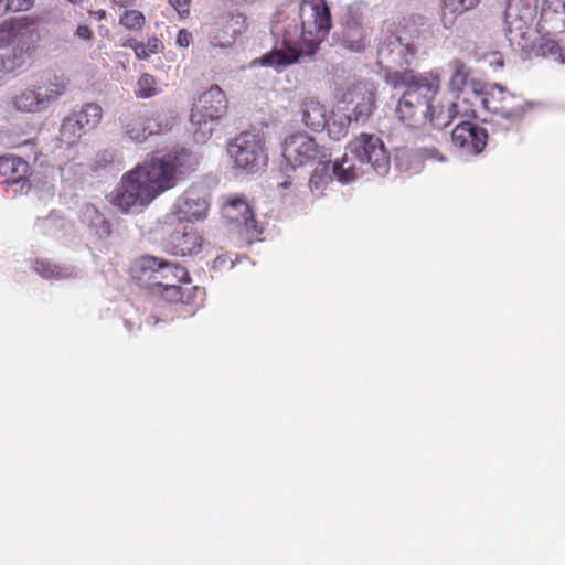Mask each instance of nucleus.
Returning a JSON list of instances; mask_svg holds the SVG:
<instances>
[{"instance_id": "obj_40", "label": "nucleus", "mask_w": 565, "mask_h": 565, "mask_svg": "<svg viewBox=\"0 0 565 565\" xmlns=\"http://www.w3.org/2000/svg\"><path fill=\"white\" fill-rule=\"evenodd\" d=\"M420 157L424 160H434L438 162H445L447 160L446 156L435 147H425L419 150Z\"/></svg>"}, {"instance_id": "obj_49", "label": "nucleus", "mask_w": 565, "mask_h": 565, "mask_svg": "<svg viewBox=\"0 0 565 565\" xmlns=\"http://www.w3.org/2000/svg\"><path fill=\"white\" fill-rule=\"evenodd\" d=\"M8 11L9 10L7 6V0H0V17L7 13Z\"/></svg>"}, {"instance_id": "obj_13", "label": "nucleus", "mask_w": 565, "mask_h": 565, "mask_svg": "<svg viewBox=\"0 0 565 565\" xmlns=\"http://www.w3.org/2000/svg\"><path fill=\"white\" fill-rule=\"evenodd\" d=\"M370 34V28L363 22V14L359 10H350L335 39L343 49L362 53L369 45Z\"/></svg>"}, {"instance_id": "obj_20", "label": "nucleus", "mask_w": 565, "mask_h": 565, "mask_svg": "<svg viewBox=\"0 0 565 565\" xmlns=\"http://www.w3.org/2000/svg\"><path fill=\"white\" fill-rule=\"evenodd\" d=\"M0 175L6 177L4 182L9 186H17L13 190L15 193H24L31 189L29 181V177L31 175L30 164L19 157H0Z\"/></svg>"}, {"instance_id": "obj_3", "label": "nucleus", "mask_w": 565, "mask_h": 565, "mask_svg": "<svg viewBox=\"0 0 565 565\" xmlns=\"http://www.w3.org/2000/svg\"><path fill=\"white\" fill-rule=\"evenodd\" d=\"M38 24L31 15L0 23V73L14 72L34 56L41 38Z\"/></svg>"}, {"instance_id": "obj_24", "label": "nucleus", "mask_w": 565, "mask_h": 565, "mask_svg": "<svg viewBox=\"0 0 565 565\" xmlns=\"http://www.w3.org/2000/svg\"><path fill=\"white\" fill-rule=\"evenodd\" d=\"M158 268V275L154 276L157 280L152 290L156 294L160 291V289L171 286L172 284L182 282L184 279L189 278L188 269L172 262L160 258V266Z\"/></svg>"}, {"instance_id": "obj_15", "label": "nucleus", "mask_w": 565, "mask_h": 565, "mask_svg": "<svg viewBox=\"0 0 565 565\" xmlns=\"http://www.w3.org/2000/svg\"><path fill=\"white\" fill-rule=\"evenodd\" d=\"M488 131L472 121L457 124L451 131V143L462 154L478 156L488 143Z\"/></svg>"}, {"instance_id": "obj_52", "label": "nucleus", "mask_w": 565, "mask_h": 565, "mask_svg": "<svg viewBox=\"0 0 565 565\" xmlns=\"http://www.w3.org/2000/svg\"><path fill=\"white\" fill-rule=\"evenodd\" d=\"M289 184H290L289 182L285 181V182H282L280 185H281L282 188H287V186H289Z\"/></svg>"}, {"instance_id": "obj_19", "label": "nucleus", "mask_w": 565, "mask_h": 565, "mask_svg": "<svg viewBox=\"0 0 565 565\" xmlns=\"http://www.w3.org/2000/svg\"><path fill=\"white\" fill-rule=\"evenodd\" d=\"M207 210L209 203L203 195L196 191H186L173 206L171 223H192L193 220H202L206 216Z\"/></svg>"}, {"instance_id": "obj_16", "label": "nucleus", "mask_w": 565, "mask_h": 565, "mask_svg": "<svg viewBox=\"0 0 565 565\" xmlns=\"http://www.w3.org/2000/svg\"><path fill=\"white\" fill-rule=\"evenodd\" d=\"M203 245V237L193 223H178L164 242L166 250L174 256L198 254Z\"/></svg>"}, {"instance_id": "obj_22", "label": "nucleus", "mask_w": 565, "mask_h": 565, "mask_svg": "<svg viewBox=\"0 0 565 565\" xmlns=\"http://www.w3.org/2000/svg\"><path fill=\"white\" fill-rule=\"evenodd\" d=\"M162 299L173 303H184L195 306L196 299L203 291L192 284L191 278L182 282L172 284L157 292Z\"/></svg>"}, {"instance_id": "obj_36", "label": "nucleus", "mask_w": 565, "mask_h": 565, "mask_svg": "<svg viewBox=\"0 0 565 565\" xmlns=\"http://www.w3.org/2000/svg\"><path fill=\"white\" fill-rule=\"evenodd\" d=\"M160 93L156 77L149 73H143L137 82L135 95L137 98H151Z\"/></svg>"}, {"instance_id": "obj_23", "label": "nucleus", "mask_w": 565, "mask_h": 565, "mask_svg": "<svg viewBox=\"0 0 565 565\" xmlns=\"http://www.w3.org/2000/svg\"><path fill=\"white\" fill-rule=\"evenodd\" d=\"M540 28L547 33L565 29V0H544Z\"/></svg>"}, {"instance_id": "obj_11", "label": "nucleus", "mask_w": 565, "mask_h": 565, "mask_svg": "<svg viewBox=\"0 0 565 565\" xmlns=\"http://www.w3.org/2000/svg\"><path fill=\"white\" fill-rule=\"evenodd\" d=\"M228 108L225 93L218 85H212L193 104L190 120L195 126L221 119Z\"/></svg>"}, {"instance_id": "obj_37", "label": "nucleus", "mask_w": 565, "mask_h": 565, "mask_svg": "<svg viewBox=\"0 0 565 565\" xmlns=\"http://www.w3.org/2000/svg\"><path fill=\"white\" fill-rule=\"evenodd\" d=\"M332 173L337 180L343 183L351 182L359 177V170L354 164L350 163L347 154L343 156L341 161L333 163Z\"/></svg>"}, {"instance_id": "obj_12", "label": "nucleus", "mask_w": 565, "mask_h": 565, "mask_svg": "<svg viewBox=\"0 0 565 565\" xmlns=\"http://www.w3.org/2000/svg\"><path fill=\"white\" fill-rule=\"evenodd\" d=\"M282 156L295 167L306 166L317 159L327 158L321 147L306 132H296L287 137L282 143Z\"/></svg>"}, {"instance_id": "obj_31", "label": "nucleus", "mask_w": 565, "mask_h": 565, "mask_svg": "<svg viewBox=\"0 0 565 565\" xmlns=\"http://www.w3.org/2000/svg\"><path fill=\"white\" fill-rule=\"evenodd\" d=\"M124 46L131 49L138 60H147L151 54L162 53L164 50L162 41L157 36L149 38L147 43L130 38Z\"/></svg>"}, {"instance_id": "obj_4", "label": "nucleus", "mask_w": 565, "mask_h": 565, "mask_svg": "<svg viewBox=\"0 0 565 565\" xmlns=\"http://www.w3.org/2000/svg\"><path fill=\"white\" fill-rule=\"evenodd\" d=\"M401 79L406 90L396 106V116L407 127H419L427 120L431 103L440 89V74L437 71L422 74L406 71Z\"/></svg>"}, {"instance_id": "obj_26", "label": "nucleus", "mask_w": 565, "mask_h": 565, "mask_svg": "<svg viewBox=\"0 0 565 565\" xmlns=\"http://www.w3.org/2000/svg\"><path fill=\"white\" fill-rule=\"evenodd\" d=\"M160 266V258L154 256H142L132 268V277L140 284L153 290Z\"/></svg>"}, {"instance_id": "obj_47", "label": "nucleus", "mask_w": 565, "mask_h": 565, "mask_svg": "<svg viewBox=\"0 0 565 565\" xmlns=\"http://www.w3.org/2000/svg\"><path fill=\"white\" fill-rule=\"evenodd\" d=\"M113 4L119 7L120 9H127L128 7L134 4L135 0H109Z\"/></svg>"}, {"instance_id": "obj_53", "label": "nucleus", "mask_w": 565, "mask_h": 565, "mask_svg": "<svg viewBox=\"0 0 565 565\" xmlns=\"http://www.w3.org/2000/svg\"><path fill=\"white\" fill-rule=\"evenodd\" d=\"M23 145H33V146H34V142H33V141H31V140H28V141H25V142H23Z\"/></svg>"}, {"instance_id": "obj_7", "label": "nucleus", "mask_w": 565, "mask_h": 565, "mask_svg": "<svg viewBox=\"0 0 565 565\" xmlns=\"http://www.w3.org/2000/svg\"><path fill=\"white\" fill-rule=\"evenodd\" d=\"M222 214L237 225L239 235L248 244L263 241L265 226L256 220L254 211L244 195L226 196L222 204Z\"/></svg>"}, {"instance_id": "obj_33", "label": "nucleus", "mask_w": 565, "mask_h": 565, "mask_svg": "<svg viewBox=\"0 0 565 565\" xmlns=\"http://www.w3.org/2000/svg\"><path fill=\"white\" fill-rule=\"evenodd\" d=\"M550 33L546 32V35L542 36L539 45L536 46L535 55H541L543 57H551L555 62L564 63L565 55L557 40L548 38Z\"/></svg>"}, {"instance_id": "obj_8", "label": "nucleus", "mask_w": 565, "mask_h": 565, "mask_svg": "<svg viewBox=\"0 0 565 565\" xmlns=\"http://www.w3.org/2000/svg\"><path fill=\"white\" fill-rule=\"evenodd\" d=\"M103 118V109L96 103H85L62 120L58 140L66 147L76 145L81 138L94 130Z\"/></svg>"}, {"instance_id": "obj_30", "label": "nucleus", "mask_w": 565, "mask_h": 565, "mask_svg": "<svg viewBox=\"0 0 565 565\" xmlns=\"http://www.w3.org/2000/svg\"><path fill=\"white\" fill-rule=\"evenodd\" d=\"M458 114V106L455 102H449L446 105L434 106L428 113L427 119L437 129H443L449 126Z\"/></svg>"}, {"instance_id": "obj_44", "label": "nucleus", "mask_w": 565, "mask_h": 565, "mask_svg": "<svg viewBox=\"0 0 565 565\" xmlns=\"http://www.w3.org/2000/svg\"><path fill=\"white\" fill-rule=\"evenodd\" d=\"M168 2L180 15H184L190 12L191 0H168Z\"/></svg>"}, {"instance_id": "obj_50", "label": "nucleus", "mask_w": 565, "mask_h": 565, "mask_svg": "<svg viewBox=\"0 0 565 565\" xmlns=\"http://www.w3.org/2000/svg\"><path fill=\"white\" fill-rule=\"evenodd\" d=\"M68 1H70L71 3H73V4H78V3H81V1H82V0H68Z\"/></svg>"}, {"instance_id": "obj_46", "label": "nucleus", "mask_w": 565, "mask_h": 565, "mask_svg": "<svg viewBox=\"0 0 565 565\" xmlns=\"http://www.w3.org/2000/svg\"><path fill=\"white\" fill-rule=\"evenodd\" d=\"M75 35L81 40L90 41L93 39V30L86 24L78 25Z\"/></svg>"}, {"instance_id": "obj_32", "label": "nucleus", "mask_w": 565, "mask_h": 565, "mask_svg": "<svg viewBox=\"0 0 565 565\" xmlns=\"http://www.w3.org/2000/svg\"><path fill=\"white\" fill-rule=\"evenodd\" d=\"M34 270L45 279H64L73 276V269L56 265L47 259H36Z\"/></svg>"}, {"instance_id": "obj_42", "label": "nucleus", "mask_w": 565, "mask_h": 565, "mask_svg": "<svg viewBox=\"0 0 565 565\" xmlns=\"http://www.w3.org/2000/svg\"><path fill=\"white\" fill-rule=\"evenodd\" d=\"M373 109H374V103H373L371 96H369L366 102L359 104L354 108V111H355L356 116H369L372 114Z\"/></svg>"}, {"instance_id": "obj_10", "label": "nucleus", "mask_w": 565, "mask_h": 565, "mask_svg": "<svg viewBox=\"0 0 565 565\" xmlns=\"http://www.w3.org/2000/svg\"><path fill=\"white\" fill-rule=\"evenodd\" d=\"M351 153L361 162L372 166L377 174H385L390 169V157L383 141L372 134H360L349 143Z\"/></svg>"}, {"instance_id": "obj_1", "label": "nucleus", "mask_w": 565, "mask_h": 565, "mask_svg": "<svg viewBox=\"0 0 565 565\" xmlns=\"http://www.w3.org/2000/svg\"><path fill=\"white\" fill-rule=\"evenodd\" d=\"M198 164V157L186 148H174L160 158H152L124 173L113 203L124 212L134 206H148L174 188L179 178L194 172Z\"/></svg>"}, {"instance_id": "obj_9", "label": "nucleus", "mask_w": 565, "mask_h": 565, "mask_svg": "<svg viewBox=\"0 0 565 565\" xmlns=\"http://www.w3.org/2000/svg\"><path fill=\"white\" fill-rule=\"evenodd\" d=\"M228 153L235 166L248 173L257 171L267 160L262 136L252 131L239 134L228 146Z\"/></svg>"}, {"instance_id": "obj_25", "label": "nucleus", "mask_w": 565, "mask_h": 565, "mask_svg": "<svg viewBox=\"0 0 565 565\" xmlns=\"http://www.w3.org/2000/svg\"><path fill=\"white\" fill-rule=\"evenodd\" d=\"M481 0H440V22L447 30L451 29L458 17L475 9Z\"/></svg>"}, {"instance_id": "obj_35", "label": "nucleus", "mask_w": 565, "mask_h": 565, "mask_svg": "<svg viewBox=\"0 0 565 565\" xmlns=\"http://www.w3.org/2000/svg\"><path fill=\"white\" fill-rule=\"evenodd\" d=\"M330 161H319L318 167L313 170L309 179V188L312 193L322 194L323 189L331 179L329 175Z\"/></svg>"}, {"instance_id": "obj_51", "label": "nucleus", "mask_w": 565, "mask_h": 565, "mask_svg": "<svg viewBox=\"0 0 565 565\" xmlns=\"http://www.w3.org/2000/svg\"><path fill=\"white\" fill-rule=\"evenodd\" d=\"M557 31L562 33L563 31H565V29L559 28V29H557V30H555V31H550V33H555V32H557Z\"/></svg>"}, {"instance_id": "obj_41", "label": "nucleus", "mask_w": 565, "mask_h": 565, "mask_svg": "<svg viewBox=\"0 0 565 565\" xmlns=\"http://www.w3.org/2000/svg\"><path fill=\"white\" fill-rule=\"evenodd\" d=\"M34 3V0H7L8 10L12 12L26 11Z\"/></svg>"}, {"instance_id": "obj_17", "label": "nucleus", "mask_w": 565, "mask_h": 565, "mask_svg": "<svg viewBox=\"0 0 565 565\" xmlns=\"http://www.w3.org/2000/svg\"><path fill=\"white\" fill-rule=\"evenodd\" d=\"M300 113L302 122L313 131H321L327 128L329 135L334 139H340L347 135L348 127L345 125H341L338 130H334L335 121L328 122L324 105L313 97H307L302 100Z\"/></svg>"}, {"instance_id": "obj_6", "label": "nucleus", "mask_w": 565, "mask_h": 565, "mask_svg": "<svg viewBox=\"0 0 565 565\" xmlns=\"http://www.w3.org/2000/svg\"><path fill=\"white\" fill-rule=\"evenodd\" d=\"M174 126V118L163 113L129 114L121 119L124 140L142 143L151 136L169 132Z\"/></svg>"}, {"instance_id": "obj_2", "label": "nucleus", "mask_w": 565, "mask_h": 565, "mask_svg": "<svg viewBox=\"0 0 565 565\" xmlns=\"http://www.w3.org/2000/svg\"><path fill=\"white\" fill-rule=\"evenodd\" d=\"M301 26L286 20L280 32L281 49H274L260 58V64L281 71L299 61L301 56H312L332 26L327 0H302L299 6Z\"/></svg>"}, {"instance_id": "obj_48", "label": "nucleus", "mask_w": 565, "mask_h": 565, "mask_svg": "<svg viewBox=\"0 0 565 565\" xmlns=\"http://www.w3.org/2000/svg\"><path fill=\"white\" fill-rule=\"evenodd\" d=\"M88 14H89L90 17H93V18H95V19H97L98 21L104 20V19L106 18V11H105V10H103V9L97 10V11H93V10H90V11L88 12Z\"/></svg>"}, {"instance_id": "obj_27", "label": "nucleus", "mask_w": 565, "mask_h": 565, "mask_svg": "<svg viewBox=\"0 0 565 565\" xmlns=\"http://www.w3.org/2000/svg\"><path fill=\"white\" fill-rule=\"evenodd\" d=\"M12 103L17 110L23 113H36L46 107V104L36 86L33 88H25L14 95Z\"/></svg>"}, {"instance_id": "obj_14", "label": "nucleus", "mask_w": 565, "mask_h": 565, "mask_svg": "<svg viewBox=\"0 0 565 565\" xmlns=\"http://www.w3.org/2000/svg\"><path fill=\"white\" fill-rule=\"evenodd\" d=\"M245 14L227 11L218 14L209 30L210 42L217 47H230L245 28Z\"/></svg>"}, {"instance_id": "obj_39", "label": "nucleus", "mask_w": 565, "mask_h": 565, "mask_svg": "<svg viewBox=\"0 0 565 565\" xmlns=\"http://www.w3.org/2000/svg\"><path fill=\"white\" fill-rule=\"evenodd\" d=\"M399 26L407 33L412 39L418 38L420 34V28L428 26V19L419 15L413 14L409 17H404L399 21Z\"/></svg>"}, {"instance_id": "obj_43", "label": "nucleus", "mask_w": 565, "mask_h": 565, "mask_svg": "<svg viewBox=\"0 0 565 565\" xmlns=\"http://www.w3.org/2000/svg\"><path fill=\"white\" fill-rule=\"evenodd\" d=\"M486 61L494 70H500L504 66V60L501 53L492 52L486 56Z\"/></svg>"}, {"instance_id": "obj_18", "label": "nucleus", "mask_w": 565, "mask_h": 565, "mask_svg": "<svg viewBox=\"0 0 565 565\" xmlns=\"http://www.w3.org/2000/svg\"><path fill=\"white\" fill-rule=\"evenodd\" d=\"M539 0H508L504 21L507 31L512 34L531 26L537 13Z\"/></svg>"}, {"instance_id": "obj_21", "label": "nucleus", "mask_w": 565, "mask_h": 565, "mask_svg": "<svg viewBox=\"0 0 565 565\" xmlns=\"http://www.w3.org/2000/svg\"><path fill=\"white\" fill-rule=\"evenodd\" d=\"M408 45L403 43L402 36L390 34L385 36L377 49V64L382 68L392 70L406 63Z\"/></svg>"}, {"instance_id": "obj_45", "label": "nucleus", "mask_w": 565, "mask_h": 565, "mask_svg": "<svg viewBox=\"0 0 565 565\" xmlns=\"http://www.w3.org/2000/svg\"><path fill=\"white\" fill-rule=\"evenodd\" d=\"M192 42V34L186 29H181L177 35V44L180 47H188Z\"/></svg>"}, {"instance_id": "obj_34", "label": "nucleus", "mask_w": 565, "mask_h": 565, "mask_svg": "<svg viewBox=\"0 0 565 565\" xmlns=\"http://www.w3.org/2000/svg\"><path fill=\"white\" fill-rule=\"evenodd\" d=\"M452 75L449 79V87L454 92H461L467 85L470 76L469 67L459 58H455L450 63Z\"/></svg>"}, {"instance_id": "obj_28", "label": "nucleus", "mask_w": 565, "mask_h": 565, "mask_svg": "<svg viewBox=\"0 0 565 565\" xmlns=\"http://www.w3.org/2000/svg\"><path fill=\"white\" fill-rule=\"evenodd\" d=\"M67 85V79L64 76L49 74L46 78L42 81L41 85L36 86V88L40 90V94L47 106L51 102L65 94Z\"/></svg>"}, {"instance_id": "obj_38", "label": "nucleus", "mask_w": 565, "mask_h": 565, "mask_svg": "<svg viewBox=\"0 0 565 565\" xmlns=\"http://www.w3.org/2000/svg\"><path fill=\"white\" fill-rule=\"evenodd\" d=\"M119 24L129 31H140L146 24V17L136 9H126L119 17Z\"/></svg>"}, {"instance_id": "obj_5", "label": "nucleus", "mask_w": 565, "mask_h": 565, "mask_svg": "<svg viewBox=\"0 0 565 565\" xmlns=\"http://www.w3.org/2000/svg\"><path fill=\"white\" fill-rule=\"evenodd\" d=\"M484 109L509 121L521 122L531 108V104L521 95L508 90L500 84H489L480 92L475 89Z\"/></svg>"}, {"instance_id": "obj_29", "label": "nucleus", "mask_w": 565, "mask_h": 565, "mask_svg": "<svg viewBox=\"0 0 565 565\" xmlns=\"http://www.w3.org/2000/svg\"><path fill=\"white\" fill-rule=\"evenodd\" d=\"M81 220L92 228H96L99 236H108L111 233V225L93 204H86L81 210Z\"/></svg>"}]
</instances>
